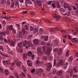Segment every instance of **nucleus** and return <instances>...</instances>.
<instances>
[{"mask_svg": "<svg viewBox=\"0 0 78 78\" xmlns=\"http://www.w3.org/2000/svg\"><path fill=\"white\" fill-rule=\"evenodd\" d=\"M52 64L51 63H48L47 64V72H49L50 71V69L52 68Z\"/></svg>", "mask_w": 78, "mask_h": 78, "instance_id": "f257e3e1", "label": "nucleus"}, {"mask_svg": "<svg viewBox=\"0 0 78 78\" xmlns=\"http://www.w3.org/2000/svg\"><path fill=\"white\" fill-rule=\"evenodd\" d=\"M20 34L19 35L18 34L16 35V41L18 42H19V38H22V36L21 35V34H22L21 32H20Z\"/></svg>", "mask_w": 78, "mask_h": 78, "instance_id": "f03ea898", "label": "nucleus"}, {"mask_svg": "<svg viewBox=\"0 0 78 78\" xmlns=\"http://www.w3.org/2000/svg\"><path fill=\"white\" fill-rule=\"evenodd\" d=\"M63 62V60L62 59H61L60 61L57 63V66L58 67H59L61 66L62 65V63Z\"/></svg>", "mask_w": 78, "mask_h": 78, "instance_id": "7ed1b4c3", "label": "nucleus"}, {"mask_svg": "<svg viewBox=\"0 0 78 78\" xmlns=\"http://www.w3.org/2000/svg\"><path fill=\"white\" fill-rule=\"evenodd\" d=\"M37 51L38 52H39L38 53V55H39V56H41L43 54V52L42 51H41V48H37Z\"/></svg>", "mask_w": 78, "mask_h": 78, "instance_id": "20e7f679", "label": "nucleus"}, {"mask_svg": "<svg viewBox=\"0 0 78 78\" xmlns=\"http://www.w3.org/2000/svg\"><path fill=\"white\" fill-rule=\"evenodd\" d=\"M34 44L36 45H37L39 44V41L38 39H35L33 40Z\"/></svg>", "mask_w": 78, "mask_h": 78, "instance_id": "39448f33", "label": "nucleus"}, {"mask_svg": "<svg viewBox=\"0 0 78 78\" xmlns=\"http://www.w3.org/2000/svg\"><path fill=\"white\" fill-rule=\"evenodd\" d=\"M70 6L68 3L66 2H65L64 4V8L66 9L68 7H70Z\"/></svg>", "mask_w": 78, "mask_h": 78, "instance_id": "423d86ee", "label": "nucleus"}, {"mask_svg": "<svg viewBox=\"0 0 78 78\" xmlns=\"http://www.w3.org/2000/svg\"><path fill=\"white\" fill-rule=\"evenodd\" d=\"M62 70L59 71L57 72V74L59 76H62Z\"/></svg>", "mask_w": 78, "mask_h": 78, "instance_id": "0eeeda50", "label": "nucleus"}, {"mask_svg": "<svg viewBox=\"0 0 78 78\" xmlns=\"http://www.w3.org/2000/svg\"><path fill=\"white\" fill-rule=\"evenodd\" d=\"M27 64L29 67H30L32 66V63L30 60H27Z\"/></svg>", "mask_w": 78, "mask_h": 78, "instance_id": "6e6552de", "label": "nucleus"}, {"mask_svg": "<svg viewBox=\"0 0 78 78\" xmlns=\"http://www.w3.org/2000/svg\"><path fill=\"white\" fill-rule=\"evenodd\" d=\"M37 4V5L41 7L42 6L41 2V1H40L39 0L36 1Z\"/></svg>", "mask_w": 78, "mask_h": 78, "instance_id": "1a4fd4ad", "label": "nucleus"}, {"mask_svg": "<svg viewBox=\"0 0 78 78\" xmlns=\"http://www.w3.org/2000/svg\"><path fill=\"white\" fill-rule=\"evenodd\" d=\"M27 56V55L26 53H24L23 54V58L24 60H25V59H26V58Z\"/></svg>", "mask_w": 78, "mask_h": 78, "instance_id": "9d476101", "label": "nucleus"}, {"mask_svg": "<svg viewBox=\"0 0 78 78\" xmlns=\"http://www.w3.org/2000/svg\"><path fill=\"white\" fill-rule=\"evenodd\" d=\"M13 29V26L12 25H11L10 26H8L7 27V29L8 30H12Z\"/></svg>", "mask_w": 78, "mask_h": 78, "instance_id": "9b49d317", "label": "nucleus"}, {"mask_svg": "<svg viewBox=\"0 0 78 78\" xmlns=\"http://www.w3.org/2000/svg\"><path fill=\"white\" fill-rule=\"evenodd\" d=\"M16 64L18 66H20V64H22V62H21L18 61H16Z\"/></svg>", "mask_w": 78, "mask_h": 78, "instance_id": "f8f14e48", "label": "nucleus"}, {"mask_svg": "<svg viewBox=\"0 0 78 78\" xmlns=\"http://www.w3.org/2000/svg\"><path fill=\"white\" fill-rule=\"evenodd\" d=\"M8 61V60H7L6 61H5V60L2 61L3 64L5 66L7 65V64L8 63H7Z\"/></svg>", "mask_w": 78, "mask_h": 78, "instance_id": "ddd939ff", "label": "nucleus"}, {"mask_svg": "<svg viewBox=\"0 0 78 78\" xmlns=\"http://www.w3.org/2000/svg\"><path fill=\"white\" fill-rule=\"evenodd\" d=\"M27 55L29 57H31L32 55V52L31 51H29L27 52Z\"/></svg>", "mask_w": 78, "mask_h": 78, "instance_id": "4468645a", "label": "nucleus"}, {"mask_svg": "<svg viewBox=\"0 0 78 78\" xmlns=\"http://www.w3.org/2000/svg\"><path fill=\"white\" fill-rule=\"evenodd\" d=\"M5 75L6 76H8V74H9V72L8 71L7 69H5Z\"/></svg>", "mask_w": 78, "mask_h": 78, "instance_id": "2eb2a0df", "label": "nucleus"}, {"mask_svg": "<svg viewBox=\"0 0 78 78\" xmlns=\"http://www.w3.org/2000/svg\"><path fill=\"white\" fill-rule=\"evenodd\" d=\"M22 67L24 72H25V73H26V68H25V66H22Z\"/></svg>", "mask_w": 78, "mask_h": 78, "instance_id": "dca6fc26", "label": "nucleus"}, {"mask_svg": "<svg viewBox=\"0 0 78 78\" xmlns=\"http://www.w3.org/2000/svg\"><path fill=\"white\" fill-rule=\"evenodd\" d=\"M8 53L9 54L11 55H13V51H11L10 50H8Z\"/></svg>", "mask_w": 78, "mask_h": 78, "instance_id": "f3484780", "label": "nucleus"}, {"mask_svg": "<svg viewBox=\"0 0 78 78\" xmlns=\"http://www.w3.org/2000/svg\"><path fill=\"white\" fill-rule=\"evenodd\" d=\"M27 4H29V5H31L32 4V2L31 1H30L29 0H27Z\"/></svg>", "mask_w": 78, "mask_h": 78, "instance_id": "a211bd4d", "label": "nucleus"}, {"mask_svg": "<svg viewBox=\"0 0 78 78\" xmlns=\"http://www.w3.org/2000/svg\"><path fill=\"white\" fill-rule=\"evenodd\" d=\"M22 42H20V43H19V44H18V47H19L20 48H21L22 47Z\"/></svg>", "mask_w": 78, "mask_h": 78, "instance_id": "6ab92c4d", "label": "nucleus"}, {"mask_svg": "<svg viewBox=\"0 0 78 78\" xmlns=\"http://www.w3.org/2000/svg\"><path fill=\"white\" fill-rule=\"evenodd\" d=\"M27 44V41L25 40V41L23 43V47H25L26 46Z\"/></svg>", "mask_w": 78, "mask_h": 78, "instance_id": "aec40b11", "label": "nucleus"}, {"mask_svg": "<svg viewBox=\"0 0 78 78\" xmlns=\"http://www.w3.org/2000/svg\"><path fill=\"white\" fill-rule=\"evenodd\" d=\"M69 12H67L66 13L63 14V13H61L64 16H69V15H68V14H69Z\"/></svg>", "mask_w": 78, "mask_h": 78, "instance_id": "412c9836", "label": "nucleus"}, {"mask_svg": "<svg viewBox=\"0 0 78 78\" xmlns=\"http://www.w3.org/2000/svg\"><path fill=\"white\" fill-rule=\"evenodd\" d=\"M70 52V51L68 50L67 51V52H66V57H68L69 56V52Z\"/></svg>", "mask_w": 78, "mask_h": 78, "instance_id": "4be33fe9", "label": "nucleus"}, {"mask_svg": "<svg viewBox=\"0 0 78 78\" xmlns=\"http://www.w3.org/2000/svg\"><path fill=\"white\" fill-rule=\"evenodd\" d=\"M57 3V8H58V9H60V4H59V2H58Z\"/></svg>", "mask_w": 78, "mask_h": 78, "instance_id": "5701e85b", "label": "nucleus"}, {"mask_svg": "<svg viewBox=\"0 0 78 78\" xmlns=\"http://www.w3.org/2000/svg\"><path fill=\"white\" fill-rule=\"evenodd\" d=\"M0 34L1 36H4V35H5V32H1L0 33Z\"/></svg>", "mask_w": 78, "mask_h": 78, "instance_id": "b1692460", "label": "nucleus"}, {"mask_svg": "<svg viewBox=\"0 0 78 78\" xmlns=\"http://www.w3.org/2000/svg\"><path fill=\"white\" fill-rule=\"evenodd\" d=\"M24 27H25V30H28L29 27H28L27 25H25Z\"/></svg>", "mask_w": 78, "mask_h": 78, "instance_id": "393cba45", "label": "nucleus"}, {"mask_svg": "<svg viewBox=\"0 0 78 78\" xmlns=\"http://www.w3.org/2000/svg\"><path fill=\"white\" fill-rule=\"evenodd\" d=\"M14 5H15V2L13 1H12V4H11L12 8H13L14 6Z\"/></svg>", "mask_w": 78, "mask_h": 78, "instance_id": "a878e982", "label": "nucleus"}, {"mask_svg": "<svg viewBox=\"0 0 78 78\" xmlns=\"http://www.w3.org/2000/svg\"><path fill=\"white\" fill-rule=\"evenodd\" d=\"M73 59V57L72 56H71V57L69 58V60H68V61L70 62L72 61Z\"/></svg>", "mask_w": 78, "mask_h": 78, "instance_id": "bb28decb", "label": "nucleus"}, {"mask_svg": "<svg viewBox=\"0 0 78 78\" xmlns=\"http://www.w3.org/2000/svg\"><path fill=\"white\" fill-rule=\"evenodd\" d=\"M71 41L72 42L74 43L76 41V38H72Z\"/></svg>", "mask_w": 78, "mask_h": 78, "instance_id": "cd10ccee", "label": "nucleus"}, {"mask_svg": "<svg viewBox=\"0 0 78 78\" xmlns=\"http://www.w3.org/2000/svg\"><path fill=\"white\" fill-rule=\"evenodd\" d=\"M74 70L75 72L76 73H77L78 69L76 67H75L74 68Z\"/></svg>", "mask_w": 78, "mask_h": 78, "instance_id": "c85d7f7f", "label": "nucleus"}, {"mask_svg": "<svg viewBox=\"0 0 78 78\" xmlns=\"http://www.w3.org/2000/svg\"><path fill=\"white\" fill-rule=\"evenodd\" d=\"M6 3L5 0H2V1L1 2V4L3 5Z\"/></svg>", "mask_w": 78, "mask_h": 78, "instance_id": "c756f323", "label": "nucleus"}, {"mask_svg": "<svg viewBox=\"0 0 78 78\" xmlns=\"http://www.w3.org/2000/svg\"><path fill=\"white\" fill-rule=\"evenodd\" d=\"M52 1H49L48 2V5H50L52 4Z\"/></svg>", "mask_w": 78, "mask_h": 78, "instance_id": "7c9ffc66", "label": "nucleus"}, {"mask_svg": "<svg viewBox=\"0 0 78 78\" xmlns=\"http://www.w3.org/2000/svg\"><path fill=\"white\" fill-rule=\"evenodd\" d=\"M15 76L16 78H19L18 75L17 73H15Z\"/></svg>", "mask_w": 78, "mask_h": 78, "instance_id": "2f4dec72", "label": "nucleus"}, {"mask_svg": "<svg viewBox=\"0 0 78 78\" xmlns=\"http://www.w3.org/2000/svg\"><path fill=\"white\" fill-rule=\"evenodd\" d=\"M16 27H17V28H18V30L20 29V25L18 24H16Z\"/></svg>", "mask_w": 78, "mask_h": 78, "instance_id": "473e14b6", "label": "nucleus"}, {"mask_svg": "<svg viewBox=\"0 0 78 78\" xmlns=\"http://www.w3.org/2000/svg\"><path fill=\"white\" fill-rule=\"evenodd\" d=\"M36 70H38L40 72V73H41L43 71V70L41 69H36Z\"/></svg>", "mask_w": 78, "mask_h": 78, "instance_id": "72a5a7b5", "label": "nucleus"}, {"mask_svg": "<svg viewBox=\"0 0 78 78\" xmlns=\"http://www.w3.org/2000/svg\"><path fill=\"white\" fill-rule=\"evenodd\" d=\"M52 50V48H48V52H50Z\"/></svg>", "mask_w": 78, "mask_h": 78, "instance_id": "f704fd0d", "label": "nucleus"}, {"mask_svg": "<svg viewBox=\"0 0 78 78\" xmlns=\"http://www.w3.org/2000/svg\"><path fill=\"white\" fill-rule=\"evenodd\" d=\"M39 33H43V29H40L39 30Z\"/></svg>", "mask_w": 78, "mask_h": 78, "instance_id": "c9c22d12", "label": "nucleus"}, {"mask_svg": "<svg viewBox=\"0 0 78 78\" xmlns=\"http://www.w3.org/2000/svg\"><path fill=\"white\" fill-rule=\"evenodd\" d=\"M10 45L11 46H13L15 45V43L14 42H12L10 43Z\"/></svg>", "mask_w": 78, "mask_h": 78, "instance_id": "e433bc0d", "label": "nucleus"}, {"mask_svg": "<svg viewBox=\"0 0 78 78\" xmlns=\"http://www.w3.org/2000/svg\"><path fill=\"white\" fill-rule=\"evenodd\" d=\"M7 4L8 5H10L11 4V2L10 0H8L7 2Z\"/></svg>", "mask_w": 78, "mask_h": 78, "instance_id": "4c0bfd02", "label": "nucleus"}, {"mask_svg": "<svg viewBox=\"0 0 78 78\" xmlns=\"http://www.w3.org/2000/svg\"><path fill=\"white\" fill-rule=\"evenodd\" d=\"M37 28H35L34 30V33H36L37 32Z\"/></svg>", "mask_w": 78, "mask_h": 78, "instance_id": "58836bf2", "label": "nucleus"}, {"mask_svg": "<svg viewBox=\"0 0 78 78\" xmlns=\"http://www.w3.org/2000/svg\"><path fill=\"white\" fill-rule=\"evenodd\" d=\"M73 78H78V76H77L76 75H73Z\"/></svg>", "mask_w": 78, "mask_h": 78, "instance_id": "ea45409f", "label": "nucleus"}, {"mask_svg": "<svg viewBox=\"0 0 78 78\" xmlns=\"http://www.w3.org/2000/svg\"><path fill=\"white\" fill-rule=\"evenodd\" d=\"M62 53V51H58V55H61Z\"/></svg>", "mask_w": 78, "mask_h": 78, "instance_id": "a19ab883", "label": "nucleus"}, {"mask_svg": "<svg viewBox=\"0 0 78 78\" xmlns=\"http://www.w3.org/2000/svg\"><path fill=\"white\" fill-rule=\"evenodd\" d=\"M0 71L2 73L3 72V69L2 68L0 67Z\"/></svg>", "mask_w": 78, "mask_h": 78, "instance_id": "79ce46f5", "label": "nucleus"}, {"mask_svg": "<svg viewBox=\"0 0 78 78\" xmlns=\"http://www.w3.org/2000/svg\"><path fill=\"white\" fill-rule=\"evenodd\" d=\"M51 6H52L53 8L54 9L56 7V6L54 4H52L51 5Z\"/></svg>", "mask_w": 78, "mask_h": 78, "instance_id": "37998d69", "label": "nucleus"}, {"mask_svg": "<svg viewBox=\"0 0 78 78\" xmlns=\"http://www.w3.org/2000/svg\"><path fill=\"white\" fill-rule=\"evenodd\" d=\"M44 39L45 41H48V37L47 36L46 37H45V38H44Z\"/></svg>", "mask_w": 78, "mask_h": 78, "instance_id": "c03bdc74", "label": "nucleus"}, {"mask_svg": "<svg viewBox=\"0 0 78 78\" xmlns=\"http://www.w3.org/2000/svg\"><path fill=\"white\" fill-rule=\"evenodd\" d=\"M21 76L22 77H25V75L23 73H21Z\"/></svg>", "mask_w": 78, "mask_h": 78, "instance_id": "a18cd8bd", "label": "nucleus"}, {"mask_svg": "<svg viewBox=\"0 0 78 78\" xmlns=\"http://www.w3.org/2000/svg\"><path fill=\"white\" fill-rule=\"evenodd\" d=\"M68 11H71L72 10L71 7L70 6L69 7H67Z\"/></svg>", "mask_w": 78, "mask_h": 78, "instance_id": "49530a36", "label": "nucleus"}, {"mask_svg": "<svg viewBox=\"0 0 78 78\" xmlns=\"http://www.w3.org/2000/svg\"><path fill=\"white\" fill-rule=\"evenodd\" d=\"M39 64V60H37L36 62V64L37 65H38Z\"/></svg>", "mask_w": 78, "mask_h": 78, "instance_id": "de8ad7c7", "label": "nucleus"}, {"mask_svg": "<svg viewBox=\"0 0 78 78\" xmlns=\"http://www.w3.org/2000/svg\"><path fill=\"white\" fill-rule=\"evenodd\" d=\"M61 11H62V12H64L66 11V10H64V9H63V8H62L61 9Z\"/></svg>", "mask_w": 78, "mask_h": 78, "instance_id": "09e8293b", "label": "nucleus"}, {"mask_svg": "<svg viewBox=\"0 0 78 78\" xmlns=\"http://www.w3.org/2000/svg\"><path fill=\"white\" fill-rule=\"evenodd\" d=\"M56 73V70L55 69H53V74H55Z\"/></svg>", "mask_w": 78, "mask_h": 78, "instance_id": "8fccbe9b", "label": "nucleus"}, {"mask_svg": "<svg viewBox=\"0 0 78 78\" xmlns=\"http://www.w3.org/2000/svg\"><path fill=\"white\" fill-rule=\"evenodd\" d=\"M54 18H55V20L56 21H58L59 19L56 16H54Z\"/></svg>", "mask_w": 78, "mask_h": 78, "instance_id": "3c124183", "label": "nucleus"}, {"mask_svg": "<svg viewBox=\"0 0 78 78\" xmlns=\"http://www.w3.org/2000/svg\"><path fill=\"white\" fill-rule=\"evenodd\" d=\"M3 39H4L3 37L2 36L0 37V40H1V41H3Z\"/></svg>", "mask_w": 78, "mask_h": 78, "instance_id": "603ef678", "label": "nucleus"}, {"mask_svg": "<svg viewBox=\"0 0 78 78\" xmlns=\"http://www.w3.org/2000/svg\"><path fill=\"white\" fill-rule=\"evenodd\" d=\"M6 35H9V31H6Z\"/></svg>", "mask_w": 78, "mask_h": 78, "instance_id": "864d4df0", "label": "nucleus"}, {"mask_svg": "<svg viewBox=\"0 0 78 78\" xmlns=\"http://www.w3.org/2000/svg\"><path fill=\"white\" fill-rule=\"evenodd\" d=\"M30 15L32 16H34V15H35V13L34 12H31Z\"/></svg>", "mask_w": 78, "mask_h": 78, "instance_id": "5fc2aeb1", "label": "nucleus"}, {"mask_svg": "<svg viewBox=\"0 0 78 78\" xmlns=\"http://www.w3.org/2000/svg\"><path fill=\"white\" fill-rule=\"evenodd\" d=\"M66 31H68V34L70 33H71V31L69 29H68V30H66Z\"/></svg>", "mask_w": 78, "mask_h": 78, "instance_id": "6e6d98bb", "label": "nucleus"}, {"mask_svg": "<svg viewBox=\"0 0 78 78\" xmlns=\"http://www.w3.org/2000/svg\"><path fill=\"white\" fill-rule=\"evenodd\" d=\"M56 64V60H55V59H54V66H55Z\"/></svg>", "mask_w": 78, "mask_h": 78, "instance_id": "4d7b16f0", "label": "nucleus"}, {"mask_svg": "<svg viewBox=\"0 0 78 78\" xmlns=\"http://www.w3.org/2000/svg\"><path fill=\"white\" fill-rule=\"evenodd\" d=\"M75 56L76 57H78V52H76V53H75Z\"/></svg>", "mask_w": 78, "mask_h": 78, "instance_id": "13d9d810", "label": "nucleus"}, {"mask_svg": "<svg viewBox=\"0 0 78 78\" xmlns=\"http://www.w3.org/2000/svg\"><path fill=\"white\" fill-rule=\"evenodd\" d=\"M43 59L44 60H46L47 59V57H46V56H44V57H43Z\"/></svg>", "mask_w": 78, "mask_h": 78, "instance_id": "bf43d9fd", "label": "nucleus"}, {"mask_svg": "<svg viewBox=\"0 0 78 78\" xmlns=\"http://www.w3.org/2000/svg\"><path fill=\"white\" fill-rule=\"evenodd\" d=\"M30 30L31 31H32L33 30V29H34L33 27L32 26H30Z\"/></svg>", "mask_w": 78, "mask_h": 78, "instance_id": "052dcab7", "label": "nucleus"}, {"mask_svg": "<svg viewBox=\"0 0 78 78\" xmlns=\"http://www.w3.org/2000/svg\"><path fill=\"white\" fill-rule=\"evenodd\" d=\"M57 49H53V51H54L55 52H57Z\"/></svg>", "mask_w": 78, "mask_h": 78, "instance_id": "680f3d73", "label": "nucleus"}, {"mask_svg": "<svg viewBox=\"0 0 78 78\" xmlns=\"http://www.w3.org/2000/svg\"><path fill=\"white\" fill-rule=\"evenodd\" d=\"M27 76H28V78H31V76L29 74H27Z\"/></svg>", "mask_w": 78, "mask_h": 78, "instance_id": "e2e57ef3", "label": "nucleus"}, {"mask_svg": "<svg viewBox=\"0 0 78 78\" xmlns=\"http://www.w3.org/2000/svg\"><path fill=\"white\" fill-rule=\"evenodd\" d=\"M67 67V65H64V69H66Z\"/></svg>", "mask_w": 78, "mask_h": 78, "instance_id": "0e129e2a", "label": "nucleus"}, {"mask_svg": "<svg viewBox=\"0 0 78 78\" xmlns=\"http://www.w3.org/2000/svg\"><path fill=\"white\" fill-rule=\"evenodd\" d=\"M3 56L5 57V58H8L9 57V56L8 55H4Z\"/></svg>", "mask_w": 78, "mask_h": 78, "instance_id": "69168bd1", "label": "nucleus"}, {"mask_svg": "<svg viewBox=\"0 0 78 78\" xmlns=\"http://www.w3.org/2000/svg\"><path fill=\"white\" fill-rule=\"evenodd\" d=\"M75 42H78V38H76Z\"/></svg>", "mask_w": 78, "mask_h": 78, "instance_id": "338daca9", "label": "nucleus"}, {"mask_svg": "<svg viewBox=\"0 0 78 78\" xmlns=\"http://www.w3.org/2000/svg\"><path fill=\"white\" fill-rule=\"evenodd\" d=\"M9 78H15V77H14L13 76H9Z\"/></svg>", "mask_w": 78, "mask_h": 78, "instance_id": "774afa93", "label": "nucleus"}]
</instances>
